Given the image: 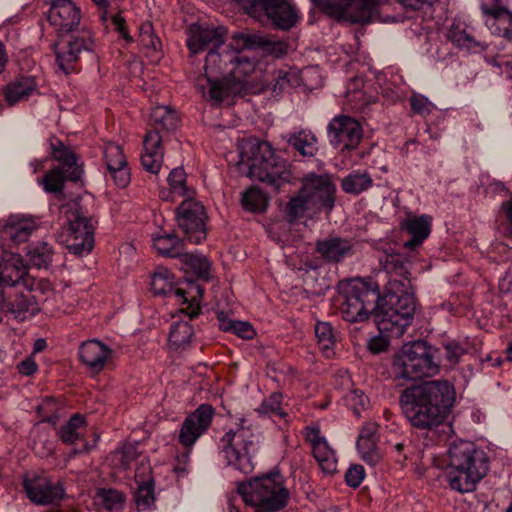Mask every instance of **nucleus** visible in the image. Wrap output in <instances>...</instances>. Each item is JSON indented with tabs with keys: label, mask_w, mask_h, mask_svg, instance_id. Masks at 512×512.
Returning <instances> with one entry per match:
<instances>
[{
	"label": "nucleus",
	"mask_w": 512,
	"mask_h": 512,
	"mask_svg": "<svg viewBox=\"0 0 512 512\" xmlns=\"http://www.w3.org/2000/svg\"><path fill=\"white\" fill-rule=\"evenodd\" d=\"M387 283L383 304L375 313V324L387 339L399 338L410 326L416 310L408 270L399 255H388L384 263Z\"/></svg>",
	"instance_id": "obj_1"
},
{
	"label": "nucleus",
	"mask_w": 512,
	"mask_h": 512,
	"mask_svg": "<svg viewBox=\"0 0 512 512\" xmlns=\"http://www.w3.org/2000/svg\"><path fill=\"white\" fill-rule=\"evenodd\" d=\"M455 402V390L447 380H431L404 389L399 397L402 412L418 429L451 431L446 422Z\"/></svg>",
	"instance_id": "obj_2"
},
{
	"label": "nucleus",
	"mask_w": 512,
	"mask_h": 512,
	"mask_svg": "<svg viewBox=\"0 0 512 512\" xmlns=\"http://www.w3.org/2000/svg\"><path fill=\"white\" fill-rule=\"evenodd\" d=\"M488 470L486 453L474 443L459 441L451 444L446 478L452 490L460 493L474 491Z\"/></svg>",
	"instance_id": "obj_3"
},
{
	"label": "nucleus",
	"mask_w": 512,
	"mask_h": 512,
	"mask_svg": "<svg viewBox=\"0 0 512 512\" xmlns=\"http://www.w3.org/2000/svg\"><path fill=\"white\" fill-rule=\"evenodd\" d=\"M240 162L248 166L250 178L264 182L275 189L292 180L288 163L276 156L272 146L266 141L246 143L240 153Z\"/></svg>",
	"instance_id": "obj_4"
},
{
	"label": "nucleus",
	"mask_w": 512,
	"mask_h": 512,
	"mask_svg": "<svg viewBox=\"0 0 512 512\" xmlns=\"http://www.w3.org/2000/svg\"><path fill=\"white\" fill-rule=\"evenodd\" d=\"M259 435L246 418H236L220 440V450L228 466L249 474L254 470L253 457L258 450Z\"/></svg>",
	"instance_id": "obj_5"
},
{
	"label": "nucleus",
	"mask_w": 512,
	"mask_h": 512,
	"mask_svg": "<svg viewBox=\"0 0 512 512\" xmlns=\"http://www.w3.org/2000/svg\"><path fill=\"white\" fill-rule=\"evenodd\" d=\"M237 491L246 505L251 506L255 512H278L287 506L290 499L283 476L278 472L241 483Z\"/></svg>",
	"instance_id": "obj_6"
},
{
	"label": "nucleus",
	"mask_w": 512,
	"mask_h": 512,
	"mask_svg": "<svg viewBox=\"0 0 512 512\" xmlns=\"http://www.w3.org/2000/svg\"><path fill=\"white\" fill-rule=\"evenodd\" d=\"M392 368L396 381L433 377L440 370L437 350L422 340L406 343L395 356Z\"/></svg>",
	"instance_id": "obj_7"
},
{
	"label": "nucleus",
	"mask_w": 512,
	"mask_h": 512,
	"mask_svg": "<svg viewBox=\"0 0 512 512\" xmlns=\"http://www.w3.org/2000/svg\"><path fill=\"white\" fill-rule=\"evenodd\" d=\"M150 118L154 128L148 131L144 137L141 164L146 171L157 174L162 167L164 155L163 137L160 135V131L176 130L179 125V117L175 110L159 105L151 109Z\"/></svg>",
	"instance_id": "obj_8"
},
{
	"label": "nucleus",
	"mask_w": 512,
	"mask_h": 512,
	"mask_svg": "<svg viewBox=\"0 0 512 512\" xmlns=\"http://www.w3.org/2000/svg\"><path fill=\"white\" fill-rule=\"evenodd\" d=\"M344 300L341 313L344 320L358 322L368 319L369 315L378 310L380 293L376 284L361 278H355L342 284Z\"/></svg>",
	"instance_id": "obj_9"
},
{
	"label": "nucleus",
	"mask_w": 512,
	"mask_h": 512,
	"mask_svg": "<svg viewBox=\"0 0 512 512\" xmlns=\"http://www.w3.org/2000/svg\"><path fill=\"white\" fill-rule=\"evenodd\" d=\"M67 226L65 228L66 246L72 253L81 255L89 253L94 246V229L96 221L79 201H71L61 207Z\"/></svg>",
	"instance_id": "obj_10"
},
{
	"label": "nucleus",
	"mask_w": 512,
	"mask_h": 512,
	"mask_svg": "<svg viewBox=\"0 0 512 512\" xmlns=\"http://www.w3.org/2000/svg\"><path fill=\"white\" fill-rule=\"evenodd\" d=\"M236 52V59L233 60L224 84L214 83L210 89V99L220 103L229 101L230 98L241 95L249 88L248 78L256 71L257 60L243 56Z\"/></svg>",
	"instance_id": "obj_11"
},
{
	"label": "nucleus",
	"mask_w": 512,
	"mask_h": 512,
	"mask_svg": "<svg viewBox=\"0 0 512 512\" xmlns=\"http://www.w3.org/2000/svg\"><path fill=\"white\" fill-rule=\"evenodd\" d=\"M151 289L156 295H164L175 298L181 304L187 305L181 312L188 315L190 319L196 317L200 312L199 302L203 296V289L194 283H190L188 289L176 287L168 270L162 269L154 273L151 279Z\"/></svg>",
	"instance_id": "obj_12"
},
{
	"label": "nucleus",
	"mask_w": 512,
	"mask_h": 512,
	"mask_svg": "<svg viewBox=\"0 0 512 512\" xmlns=\"http://www.w3.org/2000/svg\"><path fill=\"white\" fill-rule=\"evenodd\" d=\"M250 15L264 13L280 29H289L298 20V13L289 0H235Z\"/></svg>",
	"instance_id": "obj_13"
},
{
	"label": "nucleus",
	"mask_w": 512,
	"mask_h": 512,
	"mask_svg": "<svg viewBox=\"0 0 512 512\" xmlns=\"http://www.w3.org/2000/svg\"><path fill=\"white\" fill-rule=\"evenodd\" d=\"M300 191L312 208V213L330 212L335 203L336 186L328 174L309 173L302 179Z\"/></svg>",
	"instance_id": "obj_14"
},
{
	"label": "nucleus",
	"mask_w": 512,
	"mask_h": 512,
	"mask_svg": "<svg viewBox=\"0 0 512 512\" xmlns=\"http://www.w3.org/2000/svg\"><path fill=\"white\" fill-rule=\"evenodd\" d=\"M244 49H238L232 45V38L228 44H223L221 48H215L207 53L205 60V75L199 79L198 86L204 90L202 81L206 82L207 94L210 97V89L214 83L224 84V78L227 76L233 60L236 59V52ZM205 94V91H203Z\"/></svg>",
	"instance_id": "obj_15"
},
{
	"label": "nucleus",
	"mask_w": 512,
	"mask_h": 512,
	"mask_svg": "<svg viewBox=\"0 0 512 512\" xmlns=\"http://www.w3.org/2000/svg\"><path fill=\"white\" fill-rule=\"evenodd\" d=\"M213 417V407L209 404H202L183 421L178 434V442L187 450L181 456L183 463L188 462L190 450L196 441L209 429Z\"/></svg>",
	"instance_id": "obj_16"
},
{
	"label": "nucleus",
	"mask_w": 512,
	"mask_h": 512,
	"mask_svg": "<svg viewBox=\"0 0 512 512\" xmlns=\"http://www.w3.org/2000/svg\"><path fill=\"white\" fill-rule=\"evenodd\" d=\"M177 222L186 239L199 244L206 238L204 206L193 198H185L177 209Z\"/></svg>",
	"instance_id": "obj_17"
},
{
	"label": "nucleus",
	"mask_w": 512,
	"mask_h": 512,
	"mask_svg": "<svg viewBox=\"0 0 512 512\" xmlns=\"http://www.w3.org/2000/svg\"><path fill=\"white\" fill-rule=\"evenodd\" d=\"M93 48L92 32L87 28H82L77 34H71L67 40H59L54 44L57 64L61 70L69 73L80 54L84 51H92Z\"/></svg>",
	"instance_id": "obj_18"
},
{
	"label": "nucleus",
	"mask_w": 512,
	"mask_h": 512,
	"mask_svg": "<svg viewBox=\"0 0 512 512\" xmlns=\"http://www.w3.org/2000/svg\"><path fill=\"white\" fill-rule=\"evenodd\" d=\"M327 129L331 145L341 151L356 149L363 136L360 123L345 115L334 117Z\"/></svg>",
	"instance_id": "obj_19"
},
{
	"label": "nucleus",
	"mask_w": 512,
	"mask_h": 512,
	"mask_svg": "<svg viewBox=\"0 0 512 512\" xmlns=\"http://www.w3.org/2000/svg\"><path fill=\"white\" fill-rule=\"evenodd\" d=\"M227 29L224 26H208L193 23L187 32L186 46L192 55L204 50L221 48L225 42Z\"/></svg>",
	"instance_id": "obj_20"
},
{
	"label": "nucleus",
	"mask_w": 512,
	"mask_h": 512,
	"mask_svg": "<svg viewBox=\"0 0 512 512\" xmlns=\"http://www.w3.org/2000/svg\"><path fill=\"white\" fill-rule=\"evenodd\" d=\"M81 19V9L72 0H51L47 20L59 36L75 32Z\"/></svg>",
	"instance_id": "obj_21"
},
{
	"label": "nucleus",
	"mask_w": 512,
	"mask_h": 512,
	"mask_svg": "<svg viewBox=\"0 0 512 512\" xmlns=\"http://www.w3.org/2000/svg\"><path fill=\"white\" fill-rule=\"evenodd\" d=\"M23 486L28 499L37 505L55 504L64 495L62 485L45 476L26 477Z\"/></svg>",
	"instance_id": "obj_22"
},
{
	"label": "nucleus",
	"mask_w": 512,
	"mask_h": 512,
	"mask_svg": "<svg viewBox=\"0 0 512 512\" xmlns=\"http://www.w3.org/2000/svg\"><path fill=\"white\" fill-rule=\"evenodd\" d=\"M315 251L326 263L339 264L356 254V242L348 238L329 236L316 241Z\"/></svg>",
	"instance_id": "obj_23"
},
{
	"label": "nucleus",
	"mask_w": 512,
	"mask_h": 512,
	"mask_svg": "<svg viewBox=\"0 0 512 512\" xmlns=\"http://www.w3.org/2000/svg\"><path fill=\"white\" fill-rule=\"evenodd\" d=\"M306 441L311 445L314 458L322 471L332 474L337 470L335 451L330 447L325 437L321 435L318 426H308L304 430Z\"/></svg>",
	"instance_id": "obj_24"
},
{
	"label": "nucleus",
	"mask_w": 512,
	"mask_h": 512,
	"mask_svg": "<svg viewBox=\"0 0 512 512\" xmlns=\"http://www.w3.org/2000/svg\"><path fill=\"white\" fill-rule=\"evenodd\" d=\"M113 350L99 340L83 342L79 347L80 361L94 374L100 373L111 360Z\"/></svg>",
	"instance_id": "obj_25"
},
{
	"label": "nucleus",
	"mask_w": 512,
	"mask_h": 512,
	"mask_svg": "<svg viewBox=\"0 0 512 512\" xmlns=\"http://www.w3.org/2000/svg\"><path fill=\"white\" fill-rule=\"evenodd\" d=\"M232 45L238 49H261L275 57H281L287 53L288 45L283 41H273L256 33H234Z\"/></svg>",
	"instance_id": "obj_26"
},
{
	"label": "nucleus",
	"mask_w": 512,
	"mask_h": 512,
	"mask_svg": "<svg viewBox=\"0 0 512 512\" xmlns=\"http://www.w3.org/2000/svg\"><path fill=\"white\" fill-rule=\"evenodd\" d=\"M39 224L36 218L32 216L15 214L10 215L1 229V237L9 239L15 244L25 242L32 233L38 228Z\"/></svg>",
	"instance_id": "obj_27"
},
{
	"label": "nucleus",
	"mask_w": 512,
	"mask_h": 512,
	"mask_svg": "<svg viewBox=\"0 0 512 512\" xmlns=\"http://www.w3.org/2000/svg\"><path fill=\"white\" fill-rule=\"evenodd\" d=\"M104 158L107 170L118 187H126L130 181L127 162L120 145L109 142L104 146Z\"/></svg>",
	"instance_id": "obj_28"
},
{
	"label": "nucleus",
	"mask_w": 512,
	"mask_h": 512,
	"mask_svg": "<svg viewBox=\"0 0 512 512\" xmlns=\"http://www.w3.org/2000/svg\"><path fill=\"white\" fill-rule=\"evenodd\" d=\"M50 148L52 158L60 163L58 167L67 171L70 181H78L83 171L77 162L76 154L59 139L51 140Z\"/></svg>",
	"instance_id": "obj_29"
},
{
	"label": "nucleus",
	"mask_w": 512,
	"mask_h": 512,
	"mask_svg": "<svg viewBox=\"0 0 512 512\" xmlns=\"http://www.w3.org/2000/svg\"><path fill=\"white\" fill-rule=\"evenodd\" d=\"M319 3L322 0H312ZM378 14V7L374 0H347L342 10V16L351 23H369Z\"/></svg>",
	"instance_id": "obj_30"
},
{
	"label": "nucleus",
	"mask_w": 512,
	"mask_h": 512,
	"mask_svg": "<svg viewBox=\"0 0 512 512\" xmlns=\"http://www.w3.org/2000/svg\"><path fill=\"white\" fill-rule=\"evenodd\" d=\"M432 218L428 215L409 216L402 223L401 228L409 235L411 239L405 243V247L414 249L420 246L431 232Z\"/></svg>",
	"instance_id": "obj_31"
},
{
	"label": "nucleus",
	"mask_w": 512,
	"mask_h": 512,
	"mask_svg": "<svg viewBox=\"0 0 512 512\" xmlns=\"http://www.w3.org/2000/svg\"><path fill=\"white\" fill-rule=\"evenodd\" d=\"M481 10L485 25L490 32L511 41L509 14L499 8L488 6V3H481Z\"/></svg>",
	"instance_id": "obj_32"
},
{
	"label": "nucleus",
	"mask_w": 512,
	"mask_h": 512,
	"mask_svg": "<svg viewBox=\"0 0 512 512\" xmlns=\"http://www.w3.org/2000/svg\"><path fill=\"white\" fill-rule=\"evenodd\" d=\"M447 38L457 48L466 51H472L479 47V42L475 39L472 28L465 22L455 20L447 32Z\"/></svg>",
	"instance_id": "obj_33"
},
{
	"label": "nucleus",
	"mask_w": 512,
	"mask_h": 512,
	"mask_svg": "<svg viewBox=\"0 0 512 512\" xmlns=\"http://www.w3.org/2000/svg\"><path fill=\"white\" fill-rule=\"evenodd\" d=\"M86 419L79 413L73 414L69 420L57 429L59 439L66 445H73L84 438Z\"/></svg>",
	"instance_id": "obj_34"
},
{
	"label": "nucleus",
	"mask_w": 512,
	"mask_h": 512,
	"mask_svg": "<svg viewBox=\"0 0 512 512\" xmlns=\"http://www.w3.org/2000/svg\"><path fill=\"white\" fill-rule=\"evenodd\" d=\"M37 84L33 77L22 76L9 83L5 89V99L9 105L26 100L35 90Z\"/></svg>",
	"instance_id": "obj_35"
},
{
	"label": "nucleus",
	"mask_w": 512,
	"mask_h": 512,
	"mask_svg": "<svg viewBox=\"0 0 512 512\" xmlns=\"http://www.w3.org/2000/svg\"><path fill=\"white\" fill-rule=\"evenodd\" d=\"M194 329L187 321H174L169 333V345L176 351L186 350L192 341Z\"/></svg>",
	"instance_id": "obj_36"
},
{
	"label": "nucleus",
	"mask_w": 512,
	"mask_h": 512,
	"mask_svg": "<svg viewBox=\"0 0 512 512\" xmlns=\"http://www.w3.org/2000/svg\"><path fill=\"white\" fill-rule=\"evenodd\" d=\"M53 255L52 245L45 241H39L29 246L27 259L32 266L38 269H47L52 263Z\"/></svg>",
	"instance_id": "obj_37"
},
{
	"label": "nucleus",
	"mask_w": 512,
	"mask_h": 512,
	"mask_svg": "<svg viewBox=\"0 0 512 512\" xmlns=\"http://www.w3.org/2000/svg\"><path fill=\"white\" fill-rule=\"evenodd\" d=\"M287 142L303 156H313L316 154L317 138L309 130H300L287 136Z\"/></svg>",
	"instance_id": "obj_38"
},
{
	"label": "nucleus",
	"mask_w": 512,
	"mask_h": 512,
	"mask_svg": "<svg viewBox=\"0 0 512 512\" xmlns=\"http://www.w3.org/2000/svg\"><path fill=\"white\" fill-rule=\"evenodd\" d=\"M373 184V180L369 173L353 171L345 176L341 181V188L347 194L358 195Z\"/></svg>",
	"instance_id": "obj_39"
},
{
	"label": "nucleus",
	"mask_w": 512,
	"mask_h": 512,
	"mask_svg": "<svg viewBox=\"0 0 512 512\" xmlns=\"http://www.w3.org/2000/svg\"><path fill=\"white\" fill-rule=\"evenodd\" d=\"M153 246L159 254L167 257H181L183 241L174 234L158 235L153 239Z\"/></svg>",
	"instance_id": "obj_40"
},
{
	"label": "nucleus",
	"mask_w": 512,
	"mask_h": 512,
	"mask_svg": "<svg viewBox=\"0 0 512 512\" xmlns=\"http://www.w3.org/2000/svg\"><path fill=\"white\" fill-rule=\"evenodd\" d=\"M181 258L187 269L191 270L198 278L203 280L209 279L211 264L205 256L183 253Z\"/></svg>",
	"instance_id": "obj_41"
},
{
	"label": "nucleus",
	"mask_w": 512,
	"mask_h": 512,
	"mask_svg": "<svg viewBox=\"0 0 512 512\" xmlns=\"http://www.w3.org/2000/svg\"><path fill=\"white\" fill-rule=\"evenodd\" d=\"M95 5L101 10L100 19L103 22H106L108 19L111 20V24L114 29L127 41H131V37L126 29V22L123 17L119 14H109V0H92Z\"/></svg>",
	"instance_id": "obj_42"
},
{
	"label": "nucleus",
	"mask_w": 512,
	"mask_h": 512,
	"mask_svg": "<svg viewBox=\"0 0 512 512\" xmlns=\"http://www.w3.org/2000/svg\"><path fill=\"white\" fill-rule=\"evenodd\" d=\"M241 203L250 212H262L266 209L268 198L259 188L251 187L243 193Z\"/></svg>",
	"instance_id": "obj_43"
},
{
	"label": "nucleus",
	"mask_w": 512,
	"mask_h": 512,
	"mask_svg": "<svg viewBox=\"0 0 512 512\" xmlns=\"http://www.w3.org/2000/svg\"><path fill=\"white\" fill-rule=\"evenodd\" d=\"M70 179L67 177V171L61 167H54L38 182L41 184L46 192L58 193L61 192L64 182Z\"/></svg>",
	"instance_id": "obj_44"
},
{
	"label": "nucleus",
	"mask_w": 512,
	"mask_h": 512,
	"mask_svg": "<svg viewBox=\"0 0 512 512\" xmlns=\"http://www.w3.org/2000/svg\"><path fill=\"white\" fill-rule=\"evenodd\" d=\"M168 183L173 195L192 198L194 190L188 188L186 183V173L182 168H174L169 173Z\"/></svg>",
	"instance_id": "obj_45"
},
{
	"label": "nucleus",
	"mask_w": 512,
	"mask_h": 512,
	"mask_svg": "<svg viewBox=\"0 0 512 512\" xmlns=\"http://www.w3.org/2000/svg\"><path fill=\"white\" fill-rule=\"evenodd\" d=\"M315 335L319 348L327 357L333 354L335 337L332 326L327 322H319L315 326Z\"/></svg>",
	"instance_id": "obj_46"
},
{
	"label": "nucleus",
	"mask_w": 512,
	"mask_h": 512,
	"mask_svg": "<svg viewBox=\"0 0 512 512\" xmlns=\"http://www.w3.org/2000/svg\"><path fill=\"white\" fill-rule=\"evenodd\" d=\"M307 212L312 213V208L307 202L306 197L299 190L297 195L292 197L286 206V216L290 222L302 218Z\"/></svg>",
	"instance_id": "obj_47"
},
{
	"label": "nucleus",
	"mask_w": 512,
	"mask_h": 512,
	"mask_svg": "<svg viewBox=\"0 0 512 512\" xmlns=\"http://www.w3.org/2000/svg\"><path fill=\"white\" fill-rule=\"evenodd\" d=\"M298 77L296 72L290 69H278L273 73L270 82L273 93L280 94L286 88L292 87L297 83Z\"/></svg>",
	"instance_id": "obj_48"
},
{
	"label": "nucleus",
	"mask_w": 512,
	"mask_h": 512,
	"mask_svg": "<svg viewBox=\"0 0 512 512\" xmlns=\"http://www.w3.org/2000/svg\"><path fill=\"white\" fill-rule=\"evenodd\" d=\"M135 502L139 512L149 510L154 504V482L137 483Z\"/></svg>",
	"instance_id": "obj_49"
},
{
	"label": "nucleus",
	"mask_w": 512,
	"mask_h": 512,
	"mask_svg": "<svg viewBox=\"0 0 512 512\" xmlns=\"http://www.w3.org/2000/svg\"><path fill=\"white\" fill-rule=\"evenodd\" d=\"M357 449L361 458L369 465L374 466L381 460V454L376 448L375 442H369L365 436H359Z\"/></svg>",
	"instance_id": "obj_50"
},
{
	"label": "nucleus",
	"mask_w": 512,
	"mask_h": 512,
	"mask_svg": "<svg viewBox=\"0 0 512 512\" xmlns=\"http://www.w3.org/2000/svg\"><path fill=\"white\" fill-rule=\"evenodd\" d=\"M99 502L107 510H119L124 503V495L113 489H101L97 493Z\"/></svg>",
	"instance_id": "obj_51"
},
{
	"label": "nucleus",
	"mask_w": 512,
	"mask_h": 512,
	"mask_svg": "<svg viewBox=\"0 0 512 512\" xmlns=\"http://www.w3.org/2000/svg\"><path fill=\"white\" fill-rule=\"evenodd\" d=\"M139 456L137 448L133 444L124 445L113 454V462L123 470L129 469L131 463Z\"/></svg>",
	"instance_id": "obj_52"
},
{
	"label": "nucleus",
	"mask_w": 512,
	"mask_h": 512,
	"mask_svg": "<svg viewBox=\"0 0 512 512\" xmlns=\"http://www.w3.org/2000/svg\"><path fill=\"white\" fill-rule=\"evenodd\" d=\"M364 87L365 83L361 77L353 78L347 86L346 98L350 102H355V107H357L358 104L362 105L369 102L365 97V92L363 91Z\"/></svg>",
	"instance_id": "obj_53"
},
{
	"label": "nucleus",
	"mask_w": 512,
	"mask_h": 512,
	"mask_svg": "<svg viewBox=\"0 0 512 512\" xmlns=\"http://www.w3.org/2000/svg\"><path fill=\"white\" fill-rule=\"evenodd\" d=\"M220 327L222 330L232 332L243 339H252L255 334L253 327L243 321H223Z\"/></svg>",
	"instance_id": "obj_54"
},
{
	"label": "nucleus",
	"mask_w": 512,
	"mask_h": 512,
	"mask_svg": "<svg viewBox=\"0 0 512 512\" xmlns=\"http://www.w3.org/2000/svg\"><path fill=\"white\" fill-rule=\"evenodd\" d=\"M282 395L280 393H273L269 398L265 399L259 411L270 416L283 418L286 413L282 409Z\"/></svg>",
	"instance_id": "obj_55"
},
{
	"label": "nucleus",
	"mask_w": 512,
	"mask_h": 512,
	"mask_svg": "<svg viewBox=\"0 0 512 512\" xmlns=\"http://www.w3.org/2000/svg\"><path fill=\"white\" fill-rule=\"evenodd\" d=\"M409 102L413 112L421 117L430 115L436 109L435 105L422 94H413Z\"/></svg>",
	"instance_id": "obj_56"
},
{
	"label": "nucleus",
	"mask_w": 512,
	"mask_h": 512,
	"mask_svg": "<svg viewBox=\"0 0 512 512\" xmlns=\"http://www.w3.org/2000/svg\"><path fill=\"white\" fill-rule=\"evenodd\" d=\"M446 351V359L450 365H455L459 362L460 358L467 353L468 344L458 341H449L444 344Z\"/></svg>",
	"instance_id": "obj_57"
},
{
	"label": "nucleus",
	"mask_w": 512,
	"mask_h": 512,
	"mask_svg": "<svg viewBox=\"0 0 512 512\" xmlns=\"http://www.w3.org/2000/svg\"><path fill=\"white\" fill-rule=\"evenodd\" d=\"M365 477V470L362 465L355 464L348 468L345 474V481L348 486L357 488Z\"/></svg>",
	"instance_id": "obj_58"
},
{
	"label": "nucleus",
	"mask_w": 512,
	"mask_h": 512,
	"mask_svg": "<svg viewBox=\"0 0 512 512\" xmlns=\"http://www.w3.org/2000/svg\"><path fill=\"white\" fill-rule=\"evenodd\" d=\"M152 470L150 463L146 457H143L136 467L135 481L136 483L154 482L151 476Z\"/></svg>",
	"instance_id": "obj_59"
},
{
	"label": "nucleus",
	"mask_w": 512,
	"mask_h": 512,
	"mask_svg": "<svg viewBox=\"0 0 512 512\" xmlns=\"http://www.w3.org/2000/svg\"><path fill=\"white\" fill-rule=\"evenodd\" d=\"M348 401L356 415H359L360 410L365 409L369 403L368 398L360 390H352L348 395Z\"/></svg>",
	"instance_id": "obj_60"
},
{
	"label": "nucleus",
	"mask_w": 512,
	"mask_h": 512,
	"mask_svg": "<svg viewBox=\"0 0 512 512\" xmlns=\"http://www.w3.org/2000/svg\"><path fill=\"white\" fill-rule=\"evenodd\" d=\"M18 372L25 376H30L37 370V364L31 358H26L17 365Z\"/></svg>",
	"instance_id": "obj_61"
},
{
	"label": "nucleus",
	"mask_w": 512,
	"mask_h": 512,
	"mask_svg": "<svg viewBox=\"0 0 512 512\" xmlns=\"http://www.w3.org/2000/svg\"><path fill=\"white\" fill-rule=\"evenodd\" d=\"M499 289L503 293H512V269L499 280Z\"/></svg>",
	"instance_id": "obj_62"
},
{
	"label": "nucleus",
	"mask_w": 512,
	"mask_h": 512,
	"mask_svg": "<svg viewBox=\"0 0 512 512\" xmlns=\"http://www.w3.org/2000/svg\"><path fill=\"white\" fill-rule=\"evenodd\" d=\"M375 432H376L375 426L374 425H369L367 427H364L361 430V433H360L359 436H365V438L369 442H375Z\"/></svg>",
	"instance_id": "obj_63"
},
{
	"label": "nucleus",
	"mask_w": 512,
	"mask_h": 512,
	"mask_svg": "<svg viewBox=\"0 0 512 512\" xmlns=\"http://www.w3.org/2000/svg\"><path fill=\"white\" fill-rule=\"evenodd\" d=\"M502 209L505 212L509 224L512 223V201H507L502 204Z\"/></svg>",
	"instance_id": "obj_64"
}]
</instances>
